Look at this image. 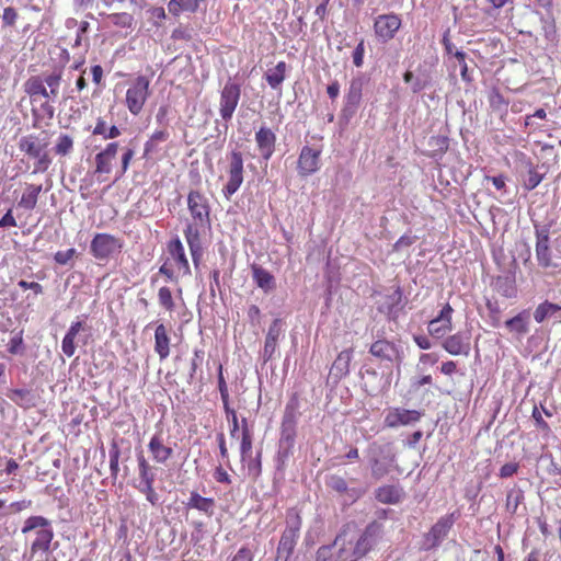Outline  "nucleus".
I'll use <instances>...</instances> for the list:
<instances>
[{
	"mask_svg": "<svg viewBox=\"0 0 561 561\" xmlns=\"http://www.w3.org/2000/svg\"><path fill=\"white\" fill-rule=\"evenodd\" d=\"M560 311V305L546 300L538 305L537 308L535 309L534 319L536 322L542 323L545 320L554 317Z\"/></svg>",
	"mask_w": 561,
	"mask_h": 561,
	"instance_id": "obj_39",
	"label": "nucleus"
},
{
	"mask_svg": "<svg viewBox=\"0 0 561 561\" xmlns=\"http://www.w3.org/2000/svg\"><path fill=\"white\" fill-rule=\"evenodd\" d=\"M442 347L450 355L467 356L470 352V336L462 332H457L453 335L447 336L443 341Z\"/></svg>",
	"mask_w": 561,
	"mask_h": 561,
	"instance_id": "obj_21",
	"label": "nucleus"
},
{
	"mask_svg": "<svg viewBox=\"0 0 561 561\" xmlns=\"http://www.w3.org/2000/svg\"><path fill=\"white\" fill-rule=\"evenodd\" d=\"M25 350L26 346L23 339V330H20L9 340L7 351L10 355L15 356L23 355Z\"/></svg>",
	"mask_w": 561,
	"mask_h": 561,
	"instance_id": "obj_44",
	"label": "nucleus"
},
{
	"mask_svg": "<svg viewBox=\"0 0 561 561\" xmlns=\"http://www.w3.org/2000/svg\"><path fill=\"white\" fill-rule=\"evenodd\" d=\"M199 226H196L195 222L188 224L186 229L184 230V237L186 240V243L190 248V252L192 255V260L197 266L199 264V261L202 260L203 255V248L201 242V233L198 230Z\"/></svg>",
	"mask_w": 561,
	"mask_h": 561,
	"instance_id": "obj_26",
	"label": "nucleus"
},
{
	"mask_svg": "<svg viewBox=\"0 0 561 561\" xmlns=\"http://www.w3.org/2000/svg\"><path fill=\"white\" fill-rule=\"evenodd\" d=\"M298 409L299 399L295 393L286 404L280 425V443H285L288 448H291L295 442Z\"/></svg>",
	"mask_w": 561,
	"mask_h": 561,
	"instance_id": "obj_10",
	"label": "nucleus"
},
{
	"mask_svg": "<svg viewBox=\"0 0 561 561\" xmlns=\"http://www.w3.org/2000/svg\"><path fill=\"white\" fill-rule=\"evenodd\" d=\"M403 497L404 491L398 484H383L375 490V499L382 504H398Z\"/></svg>",
	"mask_w": 561,
	"mask_h": 561,
	"instance_id": "obj_28",
	"label": "nucleus"
},
{
	"mask_svg": "<svg viewBox=\"0 0 561 561\" xmlns=\"http://www.w3.org/2000/svg\"><path fill=\"white\" fill-rule=\"evenodd\" d=\"M118 147L119 145L117 141L108 142L104 149L95 154L94 174L96 175V181L99 183H103L108 180V175L111 174L116 161Z\"/></svg>",
	"mask_w": 561,
	"mask_h": 561,
	"instance_id": "obj_11",
	"label": "nucleus"
},
{
	"mask_svg": "<svg viewBox=\"0 0 561 561\" xmlns=\"http://www.w3.org/2000/svg\"><path fill=\"white\" fill-rule=\"evenodd\" d=\"M42 192V184H26L25 190L19 201V206L32 210L36 207L38 196Z\"/></svg>",
	"mask_w": 561,
	"mask_h": 561,
	"instance_id": "obj_35",
	"label": "nucleus"
},
{
	"mask_svg": "<svg viewBox=\"0 0 561 561\" xmlns=\"http://www.w3.org/2000/svg\"><path fill=\"white\" fill-rule=\"evenodd\" d=\"M320 149L304 146L297 161L298 174L307 178L316 173L320 169Z\"/></svg>",
	"mask_w": 561,
	"mask_h": 561,
	"instance_id": "obj_18",
	"label": "nucleus"
},
{
	"mask_svg": "<svg viewBox=\"0 0 561 561\" xmlns=\"http://www.w3.org/2000/svg\"><path fill=\"white\" fill-rule=\"evenodd\" d=\"M252 451V434L241 435L240 455L241 461L245 462Z\"/></svg>",
	"mask_w": 561,
	"mask_h": 561,
	"instance_id": "obj_54",
	"label": "nucleus"
},
{
	"mask_svg": "<svg viewBox=\"0 0 561 561\" xmlns=\"http://www.w3.org/2000/svg\"><path fill=\"white\" fill-rule=\"evenodd\" d=\"M280 334H282V320L275 319L271 323L267 334H266V337H265V343H264V348H263V358L265 362L270 360L273 357V355L277 348V343H278Z\"/></svg>",
	"mask_w": 561,
	"mask_h": 561,
	"instance_id": "obj_29",
	"label": "nucleus"
},
{
	"mask_svg": "<svg viewBox=\"0 0 561 561\" xmlns=\"http://www.w3.org/2000/svg\"><path fill=\"white\" fill-rule=\"evenodd\" d=\"M251 272L254 283L264 293L267 294L275 288V278L266 268L257 264H252Z\"/></svg>",
	"mask_w": 561,
	"mask_h": 561,
	"instance_id": "obj_31",
	"label": "nucleus"
},
{
	"mask_svg": "<svg viewBox=\"0 0 561 561\" xmlns=\"http://www.w3.org/2000/svg\"><path fill=\"white\" fill-rule=\"evenodd\" d=\"M247 468H248L249 476L253 480H256L261 476V472H262L261 451L257 453L255 458L249 457L247 459Z\"/></svg>",
	"mask_w": 561,
	"mask_h": 561,
	"instance_id": "obj_53",
	"label": "nucleus"
},
{
	"mask_svg": "<svg viewBox=\"0 0 561 561\" xmlns=\"http://www.w3.org/2000/svg\"><path fill=\"white\" fill-rule=\"evenodd\" d=\"M371 477L380 480L392 471L396 465V454L389 448L377 446L369 458Z\"/></svg>",
	"mask_w": 561,
	"mask_h": 561,
	"instance_id": "obj_12",
	"label": "nucleus"
},
{
	"mask_svg": "<svg viewBox=\"0 0 561 561\" xmlns=\"http://www.w3.org/2000/svg\"><path fill=\"white\" fill-rule=\"evenodd\" d=\"M454 308L447 302L439 313L427 324L428 334L434 339H443L453 330Z\"/></svg>",
	"mask_w": 561,
	"mask_h": 561,
	"instance_id": "obj_16",
	"label": "nucleus"
},
{
	"mask_svg": "<svg viewBox=\"0 0 561 561\" xmlns=\"http://www.w3.org/2000/svg\"><path fill=\"white\" fill-rule=\"evenodd\" d=\"M529 314L526 310L519 312L517 316L508 319L505 322V327L518 335H525L529 331Z\"/></svg>",
	"mask_w": 561,
	"mask_h": 561,
	"instance_id": "obj_37",
	"label": "nucleus"
},
{
	"mask_svg": "<svg viewBox=\"0 0 561 561\" xmlns=\"http://www.w3.org/2000/svg\"><path fill=\"white\" fill-rule=\"evenodd\" d=\"M134 156H135V150L133 148L127 147L124 149L122 157H121V168L116 171L115 181L119 180L121 178H123L125 175V173L127 172V170L130 165V162H131Z\"/></svg>",
	"mask_w": 561,
	"mask_h": 561,
	"instance_id": "obj_49",
	"label": "nucleus"
},
{
	"mask_svg": "<svg viewBox=\"0 0 561 561\" xmlns=\"http://www.w3.org/2000/svg\"><path fill=\"white\" fill-rule=\"evenodd\" d=\"M170 133L167 129L156 130L144 145L142 158L147 161L158 160L161 153L160 144L169 139Z\"/></svg>",
	"mask_w": 561,
	"mask_h": 561,
	"instance_id": "obj_22",
	"label": "nucleus"
},
{
	"mask_svg": "<svg viewBox=\"0 0 561 561\" xmlns=\"http://www.w3.org/2000/svg\"><path fill=\"white\" fill-rule=\"evenodd\" d=\"M316 561H339L334 542L330 546L320 547L317 551Z\"/></svg>",
	"mask_w": 561,
	"mask_h": 561,
	"instance_id": "obj_50",
	"label": "nucleus"
},
{
	"mask_svg": "<svg viewBox=\"0 0 561 561\" xmlns=\"http://www.w3.org/2000/svg\"><path fill=\"white\" fill-rule=\"evenodd\" d=\"M541 181H542V175L539 174L536 169L530 168L528 171L527 179L524 182V187L527 191H531V190L536 188L540 184Z\"/></svg>",
	"mask_w": 561,
	"mask_h": 561,
	"instance_id": "obj_56",
	"label": "nucleus"
},
{
	"mask_svg": "<svg viewBox=\"0 0 561 561\" xmlns=\"http://www.w3.org/2000/svg\"><path fill=\"white\" fill-rule=\"evenodd\" d=\"M327 484L331 490L339 494H345L348 492V484L341 476H331Z\"/></svg>",
	"mask_w": 561,
	"mask_h": 561,
	"instance_id": "obj_52",
	"label": "nucleus"
},
{
	"mask_svg": "<svg viewBox=\"0 0 561 561\" xmlns=\"http://www.w3.org/2000/svg\"><path fill=\"white\" fill-rule=\"evenodd\" d=\"M287 68V64L282 60L273 69L265 72V80L272 89H278L282 85L286 79Z\"/></svg>",
	"mask_w": 561,
	"mask_h": 561,
	"instance_id": "obj_36",
	"label": "nucleus"
},
{
	"mask_svg": "<svg viewBox=\"0 0 561 561\" xmlns=\"http://www.w3.org/2000/svg\"><path fill=\"white\" fill-rule=\"evenodd\" d=\"M371 528L368 526L358 535L354 527H345L334 540L339 561H357L364 557L371 548Z\"/></svg>",
	"mask_w": 561,
	"mask_h": 561,
	"instance_id": "obj_2",
	"label": "nucleus"
},
{
	"mask_svg": "<svg viewBox=\"0 0 561 561\" xmlns=\"http://www.w3.org/2000/svg\"><path fill=\"white\" fill-rule=\"evenodd\" d=\"M216 502L213 497H204L199 493L191 492L190 499L186 503L187 508H194L204 513L206 516L211 517L215 513Z\"/></svg>",
	"mask_w": 561,
	"mask_h": 561,
	"instance_id": "obj_32",
	"label": "nucleus"
},
{
	"mask_svg": "<svg viewBox=\"0 0 561 561\" xmlns=\"http://www.w3.org/2000/svg\"><path fill=\"white\" fill-rule=\"evenodd\" d=\"M228 168H227V175L228 181L226 185L222 188V193L226 196V198H230L242 185L243 183V157L240 151L232 150L228 154Z\"/></svg>",
	"mask_w": 561,
	"mask_h": 561,
	"instance_id": "obj_9",
	"label": "nucleus"
},
{
	"mask_svg": "<svg viewBox=\"0 0 561 561\" xmlns=\"http://www.w3.org/2000/svg\"><path fill=\"white\" fill-rule=\"evenodd\" d=\"M402 25V20L397 13L380 14L375 19L374 32L376 37L382 42L388 43L393 39Z\"/></svg>",
	"mask_w": 561,
	"mask_h": 561,
	"instance_id": "obj_15",
	"label": "nucleus"
},
{
	"mask_svg": "<svg viewBox=\"0 0 561 561\" xmlns=\"http://www.w3.org/2000/svg\"><path fill=\"white\" fill-rule=\"evenodd\" d=\"M150 93V79L145 75L137 76L128 84L125 105L131 115L138 116L141 114Z\"/></svg>",
	"mask_w": 561,
	"mask_h": 561,
	"instance_id": "obj_6",
	"label": "nucleus"
},
{
	"mask_svg": "<svg viewBox=\"0 0 561 561\" xmlns=\"http://www.w3.org/2000/svg\"><path fill=\"white\" fill-rule=\"evenodd\" d=\"M430 146L434 148V154H443L449 148V139L447 136L437 135L430 138Z\"/></svg>",
	"mask_w": 561,
	"mask_h": 561,
	"instance_id": "obj_51",
	"label": "nucleus"
},
{
	"mask_svg": "<svg viewBox=\"0 0 561 561\" xmlns=\"http://www.w3.org/2000/svg\"><path fill=\"white\" fill-rule=\"evenodd\" d=\"M108 19L113 25L121 28H130L134 24V16L128 12L112 13Z\"/></svg>",
	"mask_w": 561,
	"mask_h": 561,
	"instance_id": "obj_47",
	"label": "nucleus"
},
{
	"mask_svg": "<svg viewBox=\"0 0 561 561\" xmlns=\"http://www.w3.org/2000/svg\"><path fill=\"white\" fill-rule=\"evenodd\" d=\"M456 520L455 513L447 514L440 517L425 535V542L427 548L437 547L443 539L447 536Z\"/></svg>",
	"mask_w": 561,
	"mask_h": 561,
	"instance_id": "obj_19",
	"label": "nucleus"
},
{
	"mask_svg": "<svg viewBox=\"0 0 561 561\" xmlns=\"http://www.w3.org/2000/svg\"><path fill=\"white\" fill-rule=\"evenodd\" d=\"M76 255V249L71 248L67 251H57L54 255V260L59 265H66Z\"/></svg>",
	"mask_w": 561,
	"mask_h": 561,
	"instance_id": "obj_63",
	"label": "nucleus"
},
{
	"mask_svg": "<svg viewBox=\"0 0 561 561\" xmlns=\"http://www.w3.org/2000/svg\"><path fill=\"white\" fill-rule=\"evenodd\" d=\"M54 536V529L36 531L35 539L32 541L30 547V560H33L36 557L47 556L51 550Z\"/></svg>",
	"mask_w": 561,
	"mask_h": 561,
	"instance_id": "obj_24",
	"label": "nucleus"
},
{
	"mask_svg": "<svg viewBox=\"0 0 561 561\" xmlns=\"http://www.w3.org/2000/svg\"><path fill=\"white\" fill-rule=\"evenodd\" d=\"M369 353L381 360L393 362L400 358L398 346L385 339L375 341L370 345Z\"/></svg>",
	"mask_w": 561,
	"mask_h": 561,
	"instance_id": "obj_25",
	"label": "nucleus"
},
{
	"mask_svg": "<svg viewBox=\"0 0 561 561\" xmlns=\"http://www.w3.org/2000/svg\"><path fill=\"white\" fill-rule=\"evenodd\" d=\"M536 257H537L538 264L543 268H548L553 265L550 245H549L548 232L542 231V232L537 233Z\"/></svg>",
	"mask_w": 561,
	"mask_h": 561,
	"instance_id": "obj_30",
	"label": "nucleus"
},
{
	"mask_svg": "<svg viewBox=\"0 0 561 561\" xmlns=\"http://www.w3.org/2000/svg\"><path fill=\"white\" fill-rule=\"evenodd\" d=\"M364 55H365V41L362 38L352 54L353 64L357 68H360L364 65Z\"/></svg>",
	"mask_w": 561,
	"mask_h": 561,
	"instance_id": "obj_60",
	"label": "nucleus"
},
{
	"mask_svg": "<svg viewBox=\"0 0 561 561\" xmlns=\"http://www.w3.org/2000/svg\"><path fill=\"white\" fill-rule=\"evenodd\" d=\"M32 506V501L31 500H19V501H14V502H11L8 506H7V513L8 515L9 514H19L27 508H30Z\"/></svg>",
	"mask_w": 561,
	"mask_h": 561,
	"instance_id": "obj_58",
	"label": "nucleus"
},
{
	"mask_svg": "<svg viewBox=\"0 0 561 561\" xmlns=\"http://www.w3.org/2000/svg\"><path fill=\"white\" fill-rule=\"evenodd\" d=\"M255 142L260 154L267 161L275 152V133L271 128L263 126L255 133Z\"/></svg>",
	"mask_w": 561,
	"mask_h": 561,
	"instance_id": "obj_23",
	"label": "nucleus"
},
{
	"mask_svg": "<svg viewBox=\"0 0 561 561\" xmlns=\"http://www.w3.org/2000/svg\"><path fill=\"white\" fill-rule=\"evenodd\" d=\"M518 469L519 465L517 462H507L500 468L499 476L502 479H506L516 474Z\"/></svg>",
	"mask_w": 561,
	"mask_h": 561,
	"instance_id": "obj_64",
	"label": "nucleus"
},
{
	"mask_svg": "<svg viewBox=\"0 0 561 561\" xmlns=\"http://www.w3.org/2000/svg\"><path fill=\"white\" fill-rule=\"evenodd\" d=\"M18 146L21 152L35 160L33 173H44L51 165L53 159L48 151L49 140L46 131L22 136Z\"/></svg>",
	"mask_w": 561,
	"mask_h": 561,
	"instance_id": "obj_3",
	"label": "nucleus"
},
{
	"mask_svg": "<svg viewBox=\"0 0 561 561\" xmlns=\"http://www.w3.org/2000/svg\"><path fill=\"white\" fill-rule=\"evenodd\" d=\"M83 329L82 321L72 322L61 341V351L67 357H72L76 353V339Z\"/></svg>",
	"mask_w": 561,
	"mask_h": 561,
	"instance_id": "obj_34",
	"label": "nucleus"
},
{
	"mask_svg": "<svg viewBox=\"0 0 561 561\" xmlns=\"http://www.w3.org/2000/svg\"><path fill=\"white\" fill-rule=\"evenodd\" d=\"M45 529H53L50 520L41 515H32L24 520L21 531L25 535L33 530L43 531Z\"/></svg>",
	"mask_w": 561,
	"mask_h": 561,
	"instance_id": "obj_38",
	"label": "nucleus"
},
{
	"mask_svg": "<svg viewBox=\"0 0 561 561\" xmlns=\"http://www.w3.org/2000/svg\"><path fill=\"white\" fill-rule=\"evenodd\" d=\"M524 491L519 486H514L507 491L505 508L511 515L517 513L518 506L524 502Z\"/></svg>",
	"mask_w": 561,
	"mask_h": 561,
	"instance_id": "obj_41",
	"label": "nucleus"
},
{
	"mask_svg": "<svg viewBox=\"0 0 561 561\" xmlns=\"http://www.w3.org/2000/svg\"><path fill=\"white\" fill-rule=\"evenodd\" d=\"M154 352L161 362L167 359L171 353V336L163 323L157 324L154 329Z\"/></svg>",
	"mask_w": 561,
	"mask_h": 561,
	"instance_id": "obj_27",
	"label": "nucleus"
},
{
	"mask_svg": "<svg viewBox=\"0 0 561 561\" xmlns=\"http://www.w3.org/2000/svg\"><path fill=\"white\" fill-rule=\"evenodd\" d=\"M353 357V350H344L339 353L336 359L332 365V370H335L340 376H345L350 371V364Z\"/></svg>",
	"mask_w": 561,
	"mask_h": 561,
	"instance_id": "obj_42",
	"label": "nucleus"
},
{
	"mask_svg": "<svg viewBox=\"0 0 561 561\" xmlns=\"http://www.w3.org/2000/svg\"><path fill=\"white\" fill-rule=\"evenodd\" d=\"M73 146V138L68 134H61L55 144L54 151L57 156L66 157L72 152Z\"/></svg>",
	"mask_w": 561,
	"mask_h": 561,
	"instance_id": "obj_43",
	"label": "nucleus"
},
{
	"mask_svg": "<svg viewBox=\"0 0 561 561\" xmlns=\"http://www.w3.org/2000/svg\"><path fill=\"white\" fill-rule=\"evenodd\" d=\"M8 398L22 409H32L37 404V396L28 389H13L8 393Z\"/></svg>",
	"mask_w": 561,
	"mask_h": 561,
	"instance_id": "obj_33",
	"label": "nucleus"
},
{
	"mask_svg": "<svg viewBox=\"0 0 561 561\" xmlns=\"http://www.w3.org/2000/svg\"><path fill=\"white\" fill-rule=\"evenodd\" d=\"M147 447L152 461L159 465H167L174 456L173 447L165 444L161 431L150 437Z\"/></svg>",
	"mask_w": 561,
	"mask_h": 561,
	"instance_id": "obj_17",
	"label": "nucleus"
},
{
	"mask_svg": "<svg viewBox=\"0 0 561 561\" xmlns=\"http://www.w3.org/2000/svg\"><path fill=\"white\" fill-rule=\"evenodd\" d=\"M531 416L536 423V426L545 434H549L551 432L549 424L543 420L541 411L537 407H534Z\"/></svg>",
	"mask_w": 561,
	"mask_h": 561,
	"instance_id": "obj_61",
	"label": "nucleus"
},
{
	"mask_svg": "<svg viewBox=\"0 0 561 561\" xmlns=\"http://www.w3.org/2000/svg\"><path fill=\"white\" fill-rule=\"evenodd\" d=\"M488 99L490 106L493 110L506 112L508 102L505 100V98L497 89H492V91L489 93Z\"/></svg>",
	"mask_w": 561,
	"mask_h": 561,
	"instance_id": "obj_48",
	"label": "nucleus"
},
{
	"mask_svg": "<svg viewBox=\"0 0 561 561\" xmlns=\"http://www.w3.org/2000/svg\"><path fill=\"white\" fill-rule=\"evenodd\" d=\"M241 96L240 84L227 81L220 91L219 114L225 122H229L239 104Z\"/></svg>",
	"mask_w": 561,
	"mask_h": 561,
	"instance_id": "obj_14",
	"label": "nucleus"
},
{
	"mask_svg": "<svg viewBox=\"0 0 561 561\" xmlns=\"http://www.w3.org/2000/svg\"><path fill=\"white\" fill-rule=\"evenodd\" d=\"M61 82V72H51L46 77L31 76L23 84L24 92L30 96L32 103L38 102L41 98L45 99L39 105L43 116L53 118L55 108L49 99H56L59 94Z\"/></svg>",
	"mask_w": 561,
	"mask_h": 561,
	"instance_id": "obj_1",
	"label": "nucleus"
},
{
	"mask_svg": "<svg viewBox=\"0 0 561 561\" xmlns=\"http://www.w3.org/2000/svg\"><path fill=\"white\" fill-rule=\"evenodd\" d=\"M123 241L110 233H96L90 244L92 256L99 261H107L115 254L121 253Z\"/></svg>",
	"mask_w": 561,
	"mask_h": 561,
	"instance_id": "obj_8",
	"label": "nucleus"
},
{
	"mask_svg": "<svg viewBox=\"0 0 561 561\" xmlns=\"http://www.w3.org/2000/svg\"><path fill=\"white\" fill-rule=\"evenodd\" d=\"M422 414L416 410H407L402 408L390 409L385 416V426L396 428L416 423L421 420Z\"/></svg>",
	"mask_w": 561,
	"mask_h": 561,
	"instance_id": "obj_20",
	"label": "nucleus"
},
{
	"mask_svg": "<svg viewBox=\"0 0 561 561\" xmlns=\"http://www.w3.org/2000/svg\"><path fill=\"white\" fill-rule=\"evenodd\" d=\"M167 257L159 268V273L171 282H178L179 277L191 275V267L184 247L179 238L172 239L167 245Z\"/></svg>",
	"mask_w": 561,
	"mask_h": 561,
	"instance_id": "obj_4",
	"label": "nucleus"
},
{
	"mask_svg": "<svg viewBox=\"0 0 561 561\" xmlns=\"http://www.w3.org/2000/svg\"><path fill=\"white\" fill-rule=\"evenodd\" d=\"M158 302L167 311L172 312L175 308L172 291L169 287L163 286L158 290Z\"/></svg>",
	"mask_w": 561,
	"mask_h": 561,
	"instance_id": "obj_46",
	"label": "nucleus"
},
{
	"mask_svg": "<svg viewBox=\"0 0 561 561\" xmlns=\"http://www.w3.org/2000/svg\"><path fill=\"white\" fill-rule=\"evenodd\" d=\"M301 524L302 520L298 513L288 518L287 526L280 536L274 561H288L290 559L299 538Z\"/></svg>",
	"mask_w": 561,
	"mask_h": 561,
	"instance_id": "obj_7",
	"label": "nucleus"
},
{
	"mask_svg": "<svg viewBox=\"0 0 561 561\" xmlns=\"http://www.w3.org/2000/svg\"><path fill=\"white\" fill-rule=\"evenodd\" d=\"M402 301V291L400 287H397L392 294L386 296V301L379 307L381 312L390 316L393 309L397 308Z\"/></svg>",
	"mask_w": 561,
	"mask_h": 561,
	"instance_id": "obj_45",
	"label": "nucleus"
},
{
	"mask_svg": "<svg viewBox=\"0 0 561 561\" xmlns=\"http://www.w3.org/2000/svg\"><path fill=\"white\" fill-rule=\"evenodd\" d=\"M454 56L457 58V60L460 65L461 79L466 82H471L472 79L469 76L468 65L466 62V57H467L466 53L457 50V51H455Z\"/></svg>",
	"mask_w": 561,
	"mask_h": 561,
	"instance_id": "obj_57",
	"label": "nucleus"
},
{
	"mask_svg": "<svg viewBox=\"0 0 561 561\" xmlns=\"http://www.w3.org/2000/svg\"><path fill=\"white\" fill-rule=\"evenodd\" d=\"M157 468L142 453L137 454V479L134 486L146 496L152 506L160 504V496L154 489Z\"/></svg>",
	"mask_w": 561,
	"mask_h": 561,
	"instance_id": "obj_5",
	"label": "nucleus"
},
{
	"mask_svg": "<svg viewBox=\"0 0 561 561\" xmlns=\"http://www.w3.org/2000/svg\"><path fill=\"white\" fill-rule=\"evenodd\" d=\"M227 421L231 424L230 427V436L237 437L238 432L240 431V422L234 409H230L225 411Z\"/></svg>",
	"mask_w": 561,
	"mask_h": 561,
	"instance_id": "obj_59",
	"label": "nucleus"
},
{
	"mask_svg": "<svg viewBox=\"0 0 561 561\" xmlns=\"http://www.w3.org/2000/svg\"><path fill=\"white\" fill-rule=\"evenodd\" d=\"M187 208L196 226L206 227L210 224V205L208 198L199 191H191L187 195Z\"/></svg>",
	"mask_w": 561,
	"mask_h": 561,
	"instance_id": "obj_13",
	"label": "nucleus"
},
{
	"mask_svg": "<svg viewBox=\"0 0 561 561\" xmlns=\"http://www.w3.org/2000/svg\"><path fill=\"white\" fill-rule=\"evenodd\" d=\"M19 18L18 11L13 7H7L2 13V22L5 26H14Z\"/></svg>",
	"mask_w": 561,
	"mask_h": 561,
	"instance_id": "obj_62",
	"label": "nucleus"
},
{
	"mask_svg": "<svg viewBox=\"0 0 561 561\" xmlns=\"http://www.w3.org/2000/svg\"><path fill=\"white\" fill-rule=\"evenodd\" d=\"M363 94V80L360 78L352 79L347 93L345 95L346 106L357 108Z\"/></svg>",
	"mask_w": 561,
	"mask_h": 561,
	"instance_id": "obj_40",
	"label": "nucleus"
},
{
	"mask_svg": "<svg viewBox=\"0 0 561 561\" xmlns=\"http://www.w3.org/2000/svg\"><path fill=\"white\" fill-rule=\"evenodd\" d=\"M485 306L489 311V316H490L492 325L495 328L499 327L500 321H501V317H500L501 310H500L497 301L488 299L485 302Z\"/></svg>",
	"mask_w": 561,
	"mask_h": 561,
	"instance_id": "obj_55",
	"label": "nucleus"
}]
</instances>
